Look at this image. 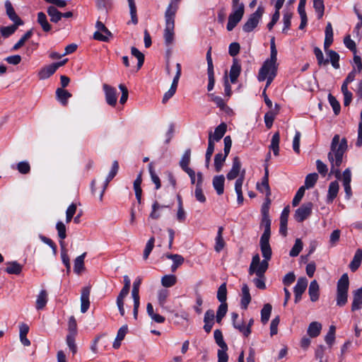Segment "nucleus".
<instances>
[{
  "label": "nucleus",
  "mask_w": 362,
  "mask_h": 362,
  "mask_svg": "<svg viewBox=\"0 0 362 362\" xmlns=\"http://www.w3.org/2000/svg\"><path fill=\"white\" fill-rule=\"evenodd\" d=\"M279 141H280V135L279 132H276L274 134L272 138L271 144L269 148L273 151V153L275 156L279 155Z\"/></svg>",
  "instance_id": "obj_42"
},
{
  "label": "nucleus",
  "mask_w": 362,
  "mask_h": 362,
  "mask_svg": "<svg viewBox=\"0 0 362 362\" xmlns=\"http://www.w3.org/2000/svg\"><path fill=\"white\" fill-rule=\"evenodd\" d=\"M37 23L41 25L45 32L51 30L52 26L47 21V16L43 12H39L37 13Z\"/></svg>",
  "instance_id": "obj_37"
},
{
  "label": "nucleus",
  "mask_w": 362,
  "mask_h": 362,
  "mask_svg": "<svg viewBox=\"0 0 362 362\" xmlns=\"http://www.w3.org/2000/svg\"><path fill=\"white\" fill-rule=\"evenodd\" d=\"M227 130V125L222 122L220 124L216 129L214 134L211 133V136L213 139V142L220 141Z\"/></svg>",
  "instance_id": "obj_29"
},
{
  "label": "nucleus",
  "mask_w": 362,
  "mask_h": 362,
  "mask_svg": "<svg viewBox=\"0 0 362 362\" xmlns=\"http://www.w3.org/2000/svg\"><path fill=\"white\" fill-rule=\"evenodd\" d=\"M293 13L292 12L287 11L284 13L283 21H284V28L282 32L286 33L288 29L290 28L291 24V18Z\"/></svg>",
  "instance_id": "obj_52"
},
{
  "label": "nucleus",
  "mask_w": 362,
  "mask_h": 362,
  "mask_svg": "<svg viewBox=\"0 0 362 362\" xmlns=\"http://www.w3.org/2000/svg\"><path fill=\"white\" fill-rule=\"evenodd\" d=\"M197 177V180L194 191V196L197 201L201 203H204L206 202V197L202 190L203 175L201 172H198Z\"/></svg>",
  "instance_id": "obj_15"
},
{
  "label": "nucleus",
  "mask_w": 362,
  "mask_h": 362,
  "mask_svg": "<svg viewBox=\"0 0 362 362\" xmlns=\"http://www.w3.org/2000/svg\"><path fill=\"white\" fill-rule=\"evenodd\" d=\"M142 182L141 174H139L137 177L134 182V189L135 191L136 198L139 203H141L142 190L141 188V184Z\"/></svg>",
  "instance_id": "obj_43"
},
{
  "label": "nucleus",
  "mask_w": 362,
  "mask_h": 362,
  "mask_svg": "<svg viewBox=\"0 0 362 362\" xmlns=\"http://www.w3.org/2000/svg\"><path fill=\"white\" fill-rule=\"evenodd\" d=\"M208 95L210 100L216 103L217 107H218L221 110H224L226 105V103L221 97L215 95L214 93H210Z\"/></svg>",
  "instance_id": "obj_62"
},
{
  "label": "nucleus",
  "mask_w": 362,
  "mask_h": 362,
  "mask_svg": "<svg viewBox=\"0 0 362 362\" xmlns=\"http://www.w3.org/2000/svg\"><path fill=\"white\" fill-rule=\"evenodd\" d=\"M272 307L269 303L264 305L261 310V321L263 324L267 323L269 320Z\"/></svg>",
  "instance_id": "obj_44"
},
{
  "label": "nucleus",
  "mask_w": 362,
  "mask_h": 362,
  "mask_svg": "<svg viewBox=\"0 0 362 362\" xmlns=\"http://www.w3.org/2000/svg\"><path fill=\"white\" fill-rule=\"evenodd\" d=\"M362 262V249H357L354 258L349 264V268L352 272H356L360 267Z\"/></svg>",
  "instance_id": "obj_25"
},
{
  "label": "nucleus",
  "mask_w": 362,
  "mask_h": 362,
  "mask_svg": "<svg viewBox=\"0 0 362 362\" xmlns=\"http://www.w3.org/2000/svg\"><path fill=\"white\" fill-rule=\"evenodd\" d=\"M347 149V141L343 138L340 141L339 135L334 136L327 157L331 163L330 173L335 175L337 178L341 177L339 167L342 163L343 156Z\"/></svg>",
  "instance_id": "obj_1"
},
{
  "label": "nucleus",
  "mask_w": 362,
  "mask_h": 362,
  "mask_svg": "<svg viewBox=\"0 0 362 362\" xmlns=\"http://www.w3.org/2000/svg\"><path fill=\"white\" fill-rule=\"evenodd\" d=\"M129 11L131 15V21L133 24L136 25L138 23V18L136 15V6L134 0H127Z\"/></svg>",
  "instance_id": "obj_50"
},
{
  "label": "nucleus",
  "mask_w": 362,
  "mask_h": 362,
  "mask_svg": "<svg viewBox=\"0 0 362 362\" xmlns=\"http://www.w3.org/2000/svg\"><path fill=\"white\" fill-rule=\"evenodd\" d=\"M264 12V8L262 6H259L255 12L250 15L246 23L243 25V31L245 33L252 31L257 26Z\"/></svg>",
  "instance_id": "obj_7"
},
{
  "label": "nucleus",
  "mask_w": 362,
  "mask_h": 362,
  "mask_svg": "<svg viewBox=\"0 0 362 362\" xmlns=\"http://www.w3.org/2000/svg\"><path fill=\"white\" fill-rule=\"evenodd\" d=\"M313 207V204L312 202H309L304 203L298 209H296L294 214L295 219L299 223L305 221L310 216Z\"/></svg>",
  "instance_id": "obj_10"
},
{
  "label": "nucleus",
  "mask_w": 362,
  "mask_h": 362,
  "mask_svg": "<svg viewBox=\"0 0 362 362\" xmlns=\"http://www.w3.org/2000/svg\"><path fill=\"white\" fill-rule=\"evenodd\" d=\"M18 26H16V25H11L6 27H1L0 29L1 35L4 37H8L12 34H13L16 30H17Z\"/></svg>",
  "instance_id": "obj_61"
},
{
  "label": "nucleus",
  "mask_w": 362,
  "mask_h": 362,
  "mask_svg": "<svg viewBox=\"0 0 362 362\" xmlns=\"http://www.w3.org/2000/svg\"><path fill=\"white\" fill-rule=\"evenodd\" d=\"M118 169H119L118 163H117V161L115 160L113 162V163H112V169H111L110 172L109 173V174H108V175H107V178L105 180V182L104 185H103V188L102 191L100 192V201H102V199H103V197L105 190L107 186L108 185V183L117 175Z\"/></svg>",
  "instance_id": "obj_18"
},
{
  "label": "nucleus",
  "mask_w": 362,
  "mask_h": 362,
  "mask_svg": "<svg viewBox=\"0 0 362 362\" xmlns=\"http://www.w3.org/2000/svg\"><path fill=\"white\" fill-rule=\"evenodd\" d=\"M177 282V277L173 274L165 275L161 279V284L164 287L169 288Z\"/></svg>",
  "instance_id": "obj_47"
},
{
  "label": "nucleus",
  "mask_w": 362,
  "mask_h": 362,
  "mask_svg": "<svg viewBox=\"0 0 362 362\" xmlns=\"http://www.w3.org/2000/svg\"><path fill=\"white\" fill-rule=\"evenodd\" d=\"M225 177L223 175H216L212 180V185L218 195H221L224 192Z\"/></svg>",
  "instance_id": "obj_20"
},
{
  "label": "nucleus",
  "mask_w": 362,
  "mask_h": 362,
  "mask_svg": "<svg viewBox=\"0 0 362 362\" xmlns=\"http://www.w3.org/2000/svg\"><path fill=\"white\" fill-rule=\"evenodd\" d=\"M349 287V276L348 274L345 273L342 274L337 281L336 296L337 305L343 307L347 303Z\"/></svg>",
  "instance_id": "obj_5"
},
{
  "label": "nucleus",
  "mask_w": 362,
  "mask_h": 362,
  "mask_svg": "<svg viewBox=\"0 0 362 362\" xmlns=\"http://www.w3.org/2000/svg\"><path fill=\"white\" fill-rule=\"evenodd\" d=\"M217 298L221 303H225L227 299L226 284H222L218 288Z\"/></svg>",
  "instance_id": "obj_55"
},
{
  "label": "nucleus",
  "mask_w": 362,
  "mask_h": 362,
  "mask_svg": "<svg viewBox=\"0 0 362 362\" xmlns=\"http://www.w3.org/2000/svg\"><path fill=\"white\" fill-rule=\"evenodd\" d=\"M242 298L241 306L243 308L246 309L251 301V296L250 289L247 284H243L242 286Z\"/></svg>",
  "instance_id": "obj_27"
},
{
  "label": "nucleus",
  "mask_w": 362,
  "mask_h": 362,
  "mask_svg": "<svg viewBox=\"0 0 362 362\" xmlns=\"http://www.w3.org/2000/svg\"><path fill=\"white\" fill-rule=\"evenodd\" d=\"M223 228L220 226L218 229L217 235L216 238V244L214 246V250L217 252H220L225 246V242L223 238Z\"/></svg>",
  "instance_id": "obj_33"
},
{
  "label": "nucleus",
  "mask_w": 362,
  "mask_h": 362,
  "mask_svg": "<svg viewBox=\"0 0 362 362\" xmlns=\"http://www.w3.org/2000/svg\"><path fill=\"white\" fill-rule=\"evenodd\" d=\"M241 165L240 158L238 156L234 157L233 159L232 168L226 175L228 180H233L240 175V173H242Z\"/></svg>",
  "instance_id": "obj_14"
},
{
  "label": "nucleus",
  "mask_w": 362,
  "mask_h": 362,
  "mask_svg": "<svg viewBox=\"0 0 362 362\" xmlns=\"http://www.w3.org/2000/svg\"><path fill=\"white\" fill-rule=\"evenodd\" d=\"M327 54L329 57V61H330L332 66L336 69H339V54L334 50H328Z\"/></svg>",
  "instance_id": "obj_51"
},
{
  "label": "nucleus",
  "mask_w": 362,
  "mask_h": 362,
  "mask_svg": "<svg viewBox=\"0 0 362 362\" xmlns=\"http://www.w3.org/2000/svg\"><path fill=\"white\" fill-rule=\"evenodd\" d=\"M271 223L269 216L262 217L261 227L264 228V233L261 236L259 244L263 257L267 259H271L272 253L269 245Z\"/></svg>",
  "instance_id": "obj_4"
},
{
  "label": "nucleus",
  "mask_w": 362,
  "mask_h": 362,
  "mask_svg": "<svg viewBox=\"0 0 362 362\" xmlns=\"http://www.w3.org/2000/svg\"><path fill=\"white\" fill-rule=\"evenodd\" d=\"M57 100L63 105H66L68 100L71 97V94L64 88H59L56 90Z\"/></svg>",
  "instance_id": "obj_31"
},
{
  "label": "nucleus",
  "mask_w": 362,
  "mask_h": 362,
  "mask_svg": "<svg viewBox=\"0 0 362 362\" xmlns=\"http://www.w3.org/2000/svg\"><path fill=\"white\" fill-rule=\"evenodd\" d=\"M319 285L316 280H313L310 282L309 288H308V293L310 298V300L313 302H315L319 298Z\"/></svg>",
  "instance_id": "obj_26"
},
{
  "label": "nucleus",
  "mask_w": 362,
  "mask_h": 362,
  "mask_svg": "<svg viewBox=\"0 0 362 362\" xmlns=\"http://www.w3.org/2000/svg\"><path fill=\"white\" fill-rule=\"evenodd\" d=\"M90 293V288L89 287H84L82 288L81 295V311L82 313H86L89 308Z\"/></svg>",
  "instance_id": "obj_17"
},
{
  "label": "nucleus",
  "mask_w": 362,
  "mask_h": 362,
  "mask_svg": "<svg viewBox=\"0 0 362 362\" xmlns=\"http://www.w3.org/2000/svg\"><path fill=\"white\" fill-rule=\"evenodd\" d=\"M131 53L138 59V68L140 69L144 62V55L135 47L131 48Z\"/></svg>",
  "instance_id": "obj_59"
},
{
  "label": "nucleus",
  "mask_w": 362,
  "mask_h": 362,
  "mask_svg": "<svg viewBox=\"0 0 362 362\" xmlns=\"http://www.w3.org/2000/svg\"><path fill=\"white\" fill-rule=\"evenodd\" d=\"M181 0H170L165 12V16L175 18V14L179 8V4Z\"/></svg>",
  "instance_id": "obj_30"
},
{
  "label": "nucleus",
  "mask_w": 362,
  "mask_h": 362,
  "mask_svg": "<svg viewBox=\"0 0 362 362\" xmlns=\"http://www.w3.org/2000/svg\"><path fill=\"white\" fill-rule=\"evenodd\" d=\"M86 255V252H83L82 255L77 257L74 260V272L77 274H81V272L84 269V259Z\"/></svg>",
  "instance_id": "obj_36"
},
{
  "label": "nucleus",
  "mask_w": 362,
  "mask_h": 362,
  "mask_svg": "<svg viewBox=\"0 0 362 362\" xmlns=\"http://www.w3.org/2000/svg\"><path fill=\"white\" fill-rule=\"evenodd\" d=\"M55 66L51 64L41 69L37 74L40 80L48 78L56 71Z\"/></svg>",
  "instance_id": "obj_28"
},
{
  "label": "nucleus",
  "mask_w": 362,
  "mask_h": 362,
  "mask_svg": "<svg viewBox=\"0 0 362 362\" xmlns=\"http://www.w3.org/2000/svg\"><path fill=\"white\" fill-rule=\"evenodd\" d=\"M47 303V293L45 290H42L37 296L36 300V308L37 310L43 309Z\"/></svg>",
  "instance_id": "obj_38"
},
{
  "label": "nucleus",
  "mask_w": 362,
  "mask_h": 362,
  "mask_svg": "<svg viewBox=\"0 0 362 362\" xmlns=\"http://www.w3.org/2000/svg\"><path fill=\"white\" fill-rule=\"evenodd\" d=\"M303 249V243L300 239L297 238L295 244L291 248L289 255L291 257H297Z\"/></svg>",
  "instance_id": "obj_57"
},
{
  "label": "nucleus",
  "mask_w": 362,
  "mask_h": 362,
  "mask_svg": "<svg viewBox=\"0 0 362 362\" xmlns=\"http://www.w3.org/2000/svg\"><path fill=\"white\" fill-rule=\"evenodd\" d=\"M362 308V286L353 291L351 310L356 311Z\"/></svg>",
  "instance_id": "obj_19"
},
{
  "label": "nucleus",
  "mask_w": 362,
  "mask_h": 362,
  "mask_svg": "<svg viewBox=\"0 0 362 362\" xmlns=\"http://www.w3.org/2000/svg\"><path fill=\"white\" fill-rule=\"evenodd\" d=\"M228 311V305L226 302L221 303L216 311V320L218 323H221L222 319L225 317Z\"/></svg>",
  "instance_id": "obj_45"
},
{
  "label": "nucleus",
  "mask_w": 362,
  "mask_h": 362,
  "mask_svg": "<svg viewBox=\"0 0 362 362\" xmlns=\"http://www.w3.org/2000/svg\"><path fill=\"white\" fill-rule=\"evenodd\" d=\"M308 286V280L305 277H300L294 286V293L303 294Z\"/></svg>",
  "instance_id": "obj_41"
},
{
  "label": "nucleus",
  "mask_w": 362,
  "mask_h": 362,
  "mask_svg": "<svg viewBox=\"0 0 362 362\" xmlns=\"http://www.w3.org/2000/svg\"><path fill=\"white\" fill-rule=\"evenodd\" d=\"M318 179V175L315 173L308 174L305 180V189H310L315 186Z\"/></svg>",
  "instance_id": "obj_46"
},
{
  "label": "nucleus",
  "mask_w": 362,
  "mask_h": 362,
  "mask_svg": "<svg viewBox=\"0 0 362 362\" xmlns=\"http://www.w3.org/2000/svg\"><path fill=\"white\" fill-rule=\"evenodd\" d=\"M56 228L57 230L58 235L59 238L62 240L60 241V244L62 246L64 244L63 240L66 238V226L62 221H58L56 225Z\"/></svg>",
  "instance_id": "obj_56"
},
{
  "label": "nucleus",
  "mask_w": 362,
  "mask_h": 362,
  "mask_svg": "<svg viewBox=\"0 0 362 362\" xmlns=\"http://www.w3.org/2000/svg\"><path fill=\"white\" fill-rule=\"evenodd\" d=\"M313 7L317 13L318 18H321L324 15L325 5L323 0H313Z\"/></svg>",
  "instance_id": "obj_53"
},
{
  "label": "nucleus",
  "mask_w": 362,
  "mask_h": 362,
  "mask_svg": "<svg viewBox=\"0 0 362 362\" xmlns=\"http://www.w3.org/2000/svg\"><path fill=\"white\" fill-rule=\"evenodd\" d=\"M214 143L213 142L212 136H211V132L209 134V142H208V147L206 149V155H205V164L206 167L209 168L211 157L214 151Z\"/></svg>",
  "instance_id": "obj_34"
},
{
  "label": "nucleus",
  "mask_w": 362,
  "mask_h": 362,
  "mask_svg": "<svg viewBox=\"0 0 362 362\" xmlns=\"http://www.w3.org/2000/svg\"><path fill=\"white\" fill-rule=\"evenodd\" d=\"M190 156H191V151L190 149H187L185 151L184 154L182 156V158L180 161V165L183 170H185L188 168V165L190 162Z\"/></svg>",
  "instance_id": "obj_49"
},
{
  "label": "nucleus",
  "mask_w": 362,
  "mask_h": 362,
  "mask_svg": "<svg viewBox=\"0 0 362 362\" xmlns=\"http://www.w3.org/2000/svg\"><path fill=\"white\" fill-rule=\"evenodd\" d=\"M6 272L11 274H19L22 271V266L17 262H11L6 263Z\"/></svg>",
  "instance_id": "obj_40"
},
{
  "label": "nucleus",
  "mask_w": 362,
  "mask_h": 362,
  "mask_svg": "<svg viewBox=\"0 0 362 362\" xmlns=\"http://www.w3.org/2000/svg\"><path fill=\"white\" fill-rule=\"evenodd\" d=\"M141 284V279L138 277L133 284V288L132 291V296L133 298L134 301H140L139 297V286Z\"/></svg>",
  "instance_id": "obj_48"
},
{
  "label": "nucleus",
  "mask_w": 362,
  "mask_h": 362,
  "mask_svg": "<svg viewBox=\"0 0 362 362\" xmlns=\"http://www.w3.org/2000/svg\"><path fill=\"white\" fill-rule=\"evenodd\" d=\"M322 329V325L318 322H311L308 328V334L312 337L315 338L320 335Z\"/></svg>",
  "instance_id": "obj_32"
},
{
  "label": "nucleus",
  "mask_w": 362,
  "mask_h": 362,
  "mask_svg": "<svg viewBox=\"0 0 362 362\" xmlns=\"http://www.w3.org/2000/svg\"><path fill=\"white\" fill-rule=\"evenodd\" d=\"M233 326L235 329H238L245 337H248L251 333V329L250 328H245L246 326L243 321L237 322L233 324Z\"/></svg>",
  "instance_id": "obj_64"
},
{
  "label": "nucleus",
  "mask_w": 362,
  "mask_h": 362,
  "mask_svg": "<svg viewBox=\"0 0 362 362\" xmlns=\"http://www.w3.org/2000/svg\"><path fill=\"white\" fill-rule=\"evenodd\" d=\"M228 156V154H226V153H224L223 154L221 153H218L215 155L214 167L217 173H219L222 170V168Z\"/></svg>",
  "instance_id": "obj_35"
},
{
  "label": "nucleus",
  "mask_w": 362,
  "mask_h": 362,
  "mask_svg": "<svg viewBox=\"0 0 362 362\" xmlns=\"http://www.w3.org/2000/svg\"><path fill=\"white\" fill-rule=\"evenodd\" d=\"M314 54L316 57V59H317V64L319 66H322V65H327L329 63V59H325L324 58V55H323V53L322 52V50L317 47H315L314 48Z\"/></svg>",
  "instance_id": "obj_54"
},
{
  "label": "nucleus",
  "mask_w": 362,
  "mask_h": 362,
  "mask_svg": "<svg viewBox=\"0 0 362 362\" xmlns=\"http://www.w3.org/2000/svg\"><path fill=\"white\" fill-rule=\"evenodd\" d=\"M244 15L242 6L235 11H233L228 16V22L227 24V30L231 31L237 25V24L241 21Z\"/></svg>",
  "instance_id": "obj_11"
},
{
  "label": "nucleus",
  "mask_w": 362,
  "mask_h": 362,
  "mask_svg": "<svg viewBox=\"0 0 362 362\" xmlns=\"http://www.w3.org/2000/svg\"><path fill=\"white\" fill-rule=\"evenodd\" d=\"M97 31L93 34L95 40L107 42L112 37V33L105 27V25L100 21H98L95 24Z\"/></svg>",
  "instance_id": "obj_9"
},
{
  "label": "nucleus",
  "mask_w": 362,
  "mask_h": 362,
  "mask_svg": "<svg viewBox=\"0 0 362 362\" xmlns=\"http://www.w3.org/2000/svg\"><path fill=\"white\" fill-rule=\"evenodd\" d=\"M328 100H329V104L331 105V106L333 108L334 114L336 115H337L339 113L340 110H341L339 103L337 101L336 98L330 93L328 95Z\"/></svg>",
  "instance_id": "obj_63"
},
{
  "label": "nucleus",
  "mask_w": 362,
  "mask_h": 362,
  "mask_svg": "<svg viewBox=\"0 0 362 362\" xmlns=\"http://www.w3.org/2000/svg\"><path fill=\"white\" fill-rule=\"evenodd\" d=\"M290 213V206H286L282 211L280 216V227L279 233L284 237L287 235V223Z\"/></svg>",
  "instance_id": "obj_16"
},
{
  "label": "nucleus",
  "mask_w": 362,
  "mask_h": 362,
  "mask_svg": "<svg viewBox=\"0 0 362 362\" xmlns=\"http://www.w3.org/2000/svg\"><path fill=\"white\" fill-rule=\"evenodd\" d=\"M214 339L221 349L218 351V362H228V356L226 353L228 346L223 341V334L220 329H216L214 332Z\"/></svg>",
  "instance_id": "obj_6"
},
{
  "label": "nucleus",
  "mask_w": 362,
  "mask_h": 362,
  "mask_svg": "<svg viewBox=\"0 0 362 362\" xmlns=\"http://www.w3.org/2000/svg\"><path fill=\"white\" fill-rule=\"evenodd\" d=\"M178 83L173 81L170 89L164 94L163 98V103H165L170 98H172L176 92Z\"/></svg>",
  "instance_id": "obj_58"
},
{
  "label": "nucleus",
  "mask_w": 362,
  "mask_h": 362,
  "mask_svg": "<svg viewBox=\"0 0 362 362\" xmlns=\"http://www.w3.org/2000/svg\"><path fill=\"white\" fill-rule=\"evenodd\" d=\"M124 286L120 291L118 296L126 297L129 292L131 281L127 275L124 276Z\"/></svg>",
  "instance_id": "obj_60"
},
{
  "label": "nucleus",
  "mask_w": 362,
  "mask_h": 362,
  "mask_svg": "<svg viewBox=\"0 0 362 362\" xmlns=\"http://www.w3.org/2000/svg\"><path fill=\"white\" fill-rule=\"evenodd\" d=\"M257 189L261 193H265L266 197L271 196V189L269 185V170L268 166L264 167V175L261 183L257 184Z\"/></svg>",
  "instance_id": "obj_13"
},
{
  "label": "nucleus",
  "mask_w": 362,
  "mask_h": 362,
  "mask_svg": "<svg viewBox=\"0 0 362 362\" xmlns=\"http://www.w3.org/2000/svg\"><path fill=\"white\" fill-rule=\"evenodd\" d=\"M47 13L50 17V21L53 23L59 22L62 18V13L59 11L56 7L53 6L47 8Z\"/></svg>",
  "instance_id": "obj_39"
},
{
  "label": "nucleus",
  "mask_w": 362,
  "mask_h": 362,
  "mask_svg": "<svg viewBox=\"0 0 362 362\" xmlns=\"http://www.w3.org/2000/svg\"><path fill=\"white\" fill-rule=\"evenodd\" d=\"M277 69V49L275 45V38L272 37L270 40V57L264 62L257 76L259 81L267 80L265 88L269 86L276 77Z\"/></svg>",
  "instance_id": "obj_2"
},
{
  "label": "nucleus",
  "mask_w": 362,
  "mask_h": 362,
  "mask_svg": "<svg viewBox=\"0 0 362 362\" xmlns=\"http://www.w3.org/2000/svg\"><path fill=\"white\" fill-rule=\"evenodd\" d=\"M103 88L105 91V100L110 106H115L117 103V90L107 84H103Z\"/></svg>",
  "instance_id": "obj_12"
},
{
  "label": "nucleus",
  "mask_w": 362,
  "mask_h": 362,
  "mask_svg": "<svg viewBox=\"0 0 362 362\" xmlns=\"http://www.w3.org/2000/svg\"><path fill=\"white\" fill-rule=\"evenodd\" d=\"M165 256L170 259H172L173 261V264L171 266V271L173 272H175L177 269L181 266L185 261L184 257L178 254H166Z\"/></svg>",
  "instance_id": "obj_22"
},
{
  "label": "nucleus",
  "mask_w": 362,
  "mask_h": 362,
  "mask_svg": "<svg viewBox=\"0 0 362 362\" xmlns=\"http://www.w3.org/2000/svg\"><path fill=\"white\" fill-rule=\"evenodd\" d=\"M270 259L264 258L260 262V257L258 254L252 257V262L249 268V274L252 275L255 274L257 278L254 279L253 282L257 288L259 289H265L266 285L264 282V273L268 269V261Z\"/></svg>",
  "instance_id": "obj_3"
},
{
  "label": "nucleus",
  "mask_w": 362,
  "mask_h": 362,
  "mask_svg": "<svg viewBox=\"0 0 362 362\" xmlns=\"http://www.w3.org/2000/svg\"><path fill=\"white\" fill-rule=\"evenodd\" d=\"M168 207V206L161 205L157 201L154 202L152 205V211L149 214V218L154 220L158 219L161 216L162 211Z\"/></svg>",
  "instance_id": "obj_23"
},
{
  "label": "nucleus",
  "mask_w": 362,
  "mask_h": 362,
  "mask_svg": "<svg viewBox=\"0 0 362 362\" xmlns=\"http://www.w3.org/2000/svg\"><path fill=\"white\" fill-rule=\"evenodd\" d=\"M241 71V66L238 60L236 59H233V64L230 69V79L231 83H234L236 82L238 77L239 76Z\"/></svg>",
  "instance_id": "obj_21"
},
{
  "label": "nucleus",
  "mask_w": 362,
  "mask_h": 362,
  "mask_svg": "<svg viewBox=\"0 0 362 362\" xmlns=\"http://www.w3.org/2000/svg\"><path fill=\"white\" fill-rule=\"evenodd\" d=\"M175 18L165 16L164 40L166 45H170L174 40Z\"/></svg>",
  "instance_id": "obj_8"
},
{
  "label": "nucleus",
  "mask_w": 362,
  "mask_h": 362,
  "mask_svg": "<svg viewBox=\"0 0 362 362\" xmlns=\"http://www.w3.org/2000/svg\"><path fill=\"white\" fill-rule=\"evenodd\" d=\"M339 186L337 181L332 182L329 185L327 202L332 203L337 197L339 192Z\"/></svg>",
  "instance_id": "obj_24"
}]
</instances>
